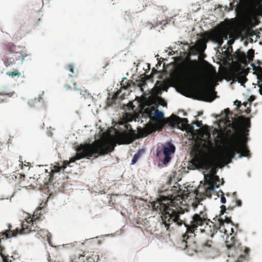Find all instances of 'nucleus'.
Masks as SVG:
<instances>
[{"instance_id":"f8f14e48","label":"nucleus","mask_w":262,"mask_h":262,"mask_svg":"<svg viewBox=\"0 0 262 262\" xmlns=\"http://www.w3.org/2000/svg\"><path fill=\"white\" fill-rule=\"evenodd\" d=\"M198 94L199 97V100L210 102L215 99L216 93L214 89H211L208 86H205L198 89Z\"/></svg>"},{"instance_id":"e2e57ef3","label":"nucleus","mask_w":262,"mask_h":262,"mask_svg":"<svg viewBox=\"0 0 262 262\" xmlns=\"http://www.w3.org/2000/svg\"><path fill=\"white\" fill-rule=\"evenodd\" d=\"M66 86L67 88V89H69L70 86V85H66Z\"/></svg>"},{"instance_id":"cd10ccee","label":"nucleus","mask_w":262,"mask_h":262,"mask_svg":"<svg viewBox=\"0 0 262 262\" xmlns=\"http://www.w3.org/2000/svg\"><path fill=\"white\" fill-rule=\"evenodd\" d=\"M7 75L12 77H14L15 76L19 77L21 75V73L19 72L17 70L15 69L13 71H9L7 72Z\"/></svg>"},{"instance_id":"b1692460","label":"nucleus","mask_w":262,"mask_h":262,"mask_svg":"<svg viewBox=\"0 0 262 262\" xmlns=\"http://www.w3.org/2000/svg\"><path fill=\"white\" fill-rule=\"evenodd\" d=\"M131 82L132 81L129 82V80L126 78H124L121 82V88L125 90L128 89L130 86Z\"/></svg>"},{"instance_id":"dca6fc26","label":"nucleus","mask_w":262,"mask_h":262,"mask_svg":"<svg viewBox=\"0 0 262 262\" xmlns=\"http://www.w3.org/2000/svg\"><path fill=\"white\" fill-rule=\"evenodd\" d=\"M168 89V85L166 83L161 81H157L155 84V87L152 89L153 93L155 95H160L163 91L166 92Z\"/></svg>"},{"instance_id":"a18cd8bd","label":"nucleus","mask_w":262,"mask_h":262,"mask_svg":"<svg viewBox=\"0 0 262 262\" xmlns=\"http://www.w3.org/2000/svg\"><path fill=\"white\" fill-rule=\"evenodd\" d=\"M247 35L250 36H253L255 34V33H254L253 32V31H247Z\"/></svg>"},{"instance_id":"c03bdc74","label":"nucleus","mask_w":262,"mask_h":262,"mask_svg":"<svg viewBox=\"0 0 262 262\" xmlns=\"http://www.w3.org/2000/svg\"><path fill=\"white\" fill-rule=\"evenodd\" d=\"M258 86L259 88V92L260 94L262 95V83L261 84L258 83Z\"/></svg>"},{"instance_id":"7ed1b4c3","label":"nucleus","mask_w":262,"mask_h":262,"mask_svg":"<svg viewBox=\"0 0 262 262\" xmlns=\"http://www.w3.org/2000/svg\"><path fill=\"white\" fill-rule=\"evenodd\" d=\"M115 145L108 142H102L100 140H96L92 143L81 144L76 147V154L75 157H72L69 161L73 163L76 160L84 158L90 159L91 157L95 158L100 156H103L114 150Z\"/></svg>"},{"instance_id":"5701e85b","label":"nucleus","mask_w":262,"mask_h":262,"mask_svg":"<svg viewBox=\"0 0 262 262\" xmlns=\"http://www.w3.org/2000/svg\"><path fill=\"white\" fill-rule=\"evenodd\" d=\"M144 152V150L139 149L138 151L135 154L134 156V157L132 161V164H135L138 160L139 159V158L141 157V156Z\"/></svg>"},{"instance_id":"4c0bfd02","label":"nucleus","mask_w":262,"mask_h":262,"mask_svg":"<svg viewBox=\"0 0 262 262\" xmlns=\"http://www.w3.org/2000/svg\"><path fill=\"white\" fill-rule=\"evenodd\" d=\"M195 124L198 127H201L203 125L202 121H197L195 123Z\"/></svg>"},{"instance_id":"6ab92c4d","label":"nucleus","mask_w":262,"mask_h":262,"mask_svg":"<svg viewBox=\"0 0 262 262\" xmlns=\"http://www.w3.org/2000/svg\"><path fill=\"white\" fill-rule=\"evenodd\" d=\"M152 78L151 75H146L142 77L138 82V86L140 88L141 90L143 92V87L146 85V80H150Z\"/></svg>"},{"instance_id":"a19ab883","label":"nucleus","mask_w":262,"mask_h":262,"mask_svg":"<svg viewBox=\"0 0 262 262\" xmlns=\"http://www.w3.org/2000/svg\"><path fill=\"white\" fill-rule=\"evenodd\" d=\"M54 168L55 169L54 170H52V171L53 172V171H55V172H58L60 171V170L61 169V167H59V166H55L54 167Z\"/></svg>"},{"instance_id":"0eeeda50","label":"nucleus","mask_w":262,"mask_h":262,"mask_svg":"<svg viewBox=\"0 0 262 262\" xmlns=\"http://www.w3.org/2000/svg\"><path fill=\"white\" fill-rule=\"evenodd\" d=\"M212 173L205 178V183L202 186H199L198 189L194 190V193L197 196L200 197L202 199L206 197L211 198L212 194L214 192L215 187H219L220 185L224 183V180L222 179V182L220 184L219 177L214 175L215 171L211 170ZM205 176V178H206Z\"/></svg>"},{"instance_id":"052dcab7","label":"nucleus","mask_w":262,"mask_h":262,"mask_svg":"<svg viewBox=\"0 0 262 262\" xmlns=\"http://www.w3.org/2000/svg\"><path fill=\"white\" fill-rule=\"evenodd\" d=\"M231 233H230V235H232V234L234 232V230H233V228H231Z\"/></svg>"},{"instance_id":"473e14b6","label":"nucleus","mask_w":262,"mask_h":262,"mask_svg":"<svg viewBox=\"0 0 262 262\" xmlns=\"http://www.w3.org/2000/svg\"><path fill=\"white\" fill-rule=\"evenodd\" d=\"M66 68L67 70H69V71H70L72 74L74 73V70L75 68V66L74 64H73V63L70 64L68 65L66 67Z\"/></svg>"},{"instance_id":"ea45409f","label":"nucleus","mask_w":262,"mask_h":262,"mask_svg":"<svg viewBox=\"0 0 262 262\" xmlns=\"http://www.w3.org/2000/svg\"><path fill=\"white\" fill-rule=\"evenodd\" d=\"M234 104L237 106L238 107H239L242 104L241 102L237 100H235L234 102Z\"/></svg>"},{"instance_id":"3c124183","label":"nucleus","mask_w":262,"mask_h":262,"mask_svg":"<svg viewBox=\"0 0 262 262\" xmlns=\"http://www.w3.org/2000/svg\"><path fill=\"white\" fill-rule=\"evenodd\" d=\"M157 72V71L155 68H153L152 70L151 74L150 75L152 76V77H153V74L155 73H156Z\"/></svg>"},{"instance_id":"680f3d73","label":"nucleus","mask_w":262,"mask_h":262,"mask_svg":"<svg viewBox=\"0 0 262 262\" xmlns=\"http://www.w3.org/2000/svg\"><path fill=\"white\" fill-rule=\"evenodd\" d=\"M69 76L70 77H73V76L72 75V74L71 73V74H69Z\"/></svg>"},{"instance_id":"69168bd1","label":"nucleus","mask_w":262,"mask_h":262,"mask_svg":"<svg viewBox=\"0 0 262 262\" xmlns=\"http://www.w3.org/2000/svg\"><path fill=\"white\" fill-rule=\"evenodd\" d=\"M229 133H231V130H229Z\"/></svg>"},{"instance_id":"5fc2aeb1","label":"nucleus","mask_w":262,"mask_h":262,"mask_svg":"<svg viewBox=\"0 0 262 262\" xmlns=\"http://www.w3.org/2000/svg\"><path fill=\"white\" fill-rule=\"evenodd\" d=\"M25 26L24 25H22L20 28V31H24L25 30L24 29V28H25Z\"/></svg>"},{"instance_id":"ddd939ff","label":"nucleus","mask_w":262,"mask_h":262,"mask_svg":"<svg viewBox=\"0 0 262 262\" xmlns=\"http://www.w3.org/2000/svg\"><path fill=\"white\" fill-rule=\"evenodd\" d=\"M4 49L5 50L9 51L11 53H19L20 55H18V57H16V60H20L21 61H23L24 60L25 57L27 56V54L26 53H23L18 51L19 49V47H17L12 42H8L4 45Z\"/></svg>"},{"instance_id":"39448f33","label":"nucleus","mask_w":262,"mask_h":262,"mask_svg":"<svg viewBox=\"0 0 262 262\" xmlns=\"http://www.w3.org/2000/svg\"><path fill=\"white\" fill-rule=\"evenodd\" d=\"M199 65V62L195 60H190L189 63L183 62L178 69V78L184 81L187 83V86L190 88H193L195 84L201 82L200 78L193 74Z\"/></svg>"},{"instance_id":"49530a36","label":"nucleus","mask_w":262,"mask_h":262,"mask_svg":"<svg viewBox=\"0 0 262 262\" xmlns=\"http://www.w3.org/2000/svg\"><path fill=\"white\" fill-rule=\"evenodd\" d=\"M231 27V24L229 22L227 23L226 24V28L227 29H228L229 28H230Z\"/></svg>"},{"instance_id":"de8ad7c7","label":"nucleus","mask_w":262,"mask_h":262,"mask_svg":"<svg viewBox=\"0 0 262 262\" xmlns=\"http://www.w3.org/2000/svg\"><path fill=\"white\" fill-rule=\"evenodd\" d=\"M236 203L237 206H241L242 205V202L241 200H236Z\"/></svg>"},{"instance_id":"412c9836","label":"nucleus","mask_w":262,"mask_h":262,"mask_svg":"<svg viewBox=\"0 0 262 262\" xmlns=\"http://www.w3.org/2000/svg\"><path fill=\"white\" fill-rule=\"evenodd\" d=\"M206 48V45L203 41H200L196 45V50L199 53L203 52Z\"/></svg>"},{"instance_id":"09e8293b","label":"nucleus","mask_w":262,"mask_h":262,"mask_svg":"<svg viewBox=\"0 0 262 262\" xmlns=\"http://www.w3.org/2000/svg\"><path fill=\"white\" fill-rule=\"evenodd\" d=\"M208 144L210 148H213V144L211 141L209 140L208 142Z\"/></svg>"},{"instance_id":"f3484780","label":"nucleus","mask_w":262,"mask_h":262,"mask_svg":"<svg viewBox=\"0 0 262 262\" xmlns=\"http://www.w3.org/2000/svg\"><path fill=\"white\" fill-rule=\"evenodd\" d=\"M247 74V72L244 69L242 70V71L237 70L234 72V78L236 79V80L242 85H243L248 80L246 77Z\"/></svg>"},{"instance_id":"4d7b16f0","label":"nucleus","mask_w":262,"mask_h":262,"mask_svg":"<svg viewBox=\"0 0 262 262\" xmlns=\"http://www.w3.org/2000/svg\"><path fill=\"white\" fill-rule=\"evenodd\" d=\"M246 123L247 124L248 126H250V122H249V120H248V119L247 120Z\"/></svg>"},{"instance_id":"f704fd0d","label":"nucleus","mask_w":262,"mask_h":262,"mask_svg":"<svg viewBox=\"0 0 262 262\" xmlns=\"http://www.w3.org/2000/svg\"><path fill=\"white\" fill-rule=\"evenodd\" d=\"M221 211L220 215H223L226 212V206L224 205H222L221 206Z\"/></svg>"},{"instance_id":"72a5a7b5","label":"nucleus","mask_w":262,"mask_h":262,"mask_svg":"<svg viewBox=\"0 0 262 262\" xmlns=\"http://www.w3.org/2000/svg\"><path fill=\"white\" fill-rule=\"evenodd\" d=\"M158 102L160 104H161L164 106L167 105V103L165 101V100L161 97H160L158 99Z\"/></svg>"},{"instance_id":"393cba45","label":"nucleus","mask_w":262,"mask_h":262,"mask_svg":"<svg viewBox=\"0 0 262 262\" xmlns=\"http://www.w3.org/2000/svg\"><path fill=\"white\" fill-rule=\"evenodd\" d=\"M254 57V50L252 49H251L248 50L247 52V55H246V59L249 63L252 61H253V58Z\"/></svg>"},{"instance_id":"e433bc0d","label":"nucleus","mask_w":262,"mask_h":262,"mask_svg":"<svg viewBox=\"0 0 262 262\" xmlns=\"http://www.w3.org/2000/svg\"><path fill=\"white\" fill-rule=\"evenodd\" d=\"M224 222H226L227 223H231L232 224H233V223L232 222V221L231 220V219L230 218H229L228 217H226V219H225V220H224Z\"/></svg>"},{"instance_id":"aec40b11","label":"nucleus","mask_w":262,"mask_h":262,"mask_svg":"<svg viewBox=\"0 0 262 262\" xmlns=\"http://www.w3.org/2000/svg\"><path fill=\"white\" fill-rule=\"evenodd\" d=\"M42 100V98L41 96L38 97L37 98H35L29 100L28 101L29 105L31 107H36L38 103H40Z\"/></svg>"},{"instance_id":"2f4dec72","label":"nucleus","mask_w":262,"mask_h":262,"mask_svg":"<svg viewBox=\"0 0 262 262\" xmlns=\"http://www.w3.org/2000/svg\"><path fill=\"white\" fill-rule=\"evenodd\" d=\"M213 242L211 240H207L204 243L202 244L203 247L210 248Z\"/></svg>"},{"instance_id":"13d9d810","label":"nucleus","mask_w":262,"mask_h":262,"mask_svg":"<svg viewBox=\"0 0 262 262\" xmlns=\"http://www.w3.org/2000/svg\"><path fill=\"white\" fill-rule=\"evenodd\" d=\"M83 254H79V258H80V256L84 257V252L83 253Z\"/></svg>"},{"instance_id":"2eb2a0df","label":"nucleus","mask_w":262,"mask_h":262,"mask_svg":"<svg viewBox=\"0 0 262 262\" xmlns=\"http://www.w3.org/2000/svg\"><path fill=\"white\" fill-rule=\"evenodd\" d=\"M52 179L51 174L48 172L47 169H45L44 172L39 174L37 181L40 186H43L51 182Z\"/></svg>"},{"instance_id":"0e129e2a","label":"nucleus","mask_w":262,"mask_h":262,"mask_svg":"<svg viewBox=\"0 0 262 262\" xmlns=\"http://www.w3.org/2000/svg\"><path fill=\"white\" fill-rule=\"evenodd\" d=\"M230 126H231L232 127H233V124L232 123L230 124Z\"/></svg>"},{"instance_id":"20e7f679","label":"nucleus","mask_w":262,"mask_h":262,"mask_svg":"<svg viewBox=\"0 0 262 262\" xmlns=\"http://www.w3.org/2000/svg\"><path fill=\"white\" fill-rule=\"evenodd\" d=\"M247 139L246 137L243 136H234L232 138V143L227 145L221 154L222 160L226 164H229L236 154H240L241 157H249L250 151L247 147Z\"/></svg>"},{"instance_id":"864d4df0","label":"nucleus","mask_w":262,"mask_h":262,"mask_svg":"<svg viewBox=\"0 0 262 262\" xmlns=\"http://www.w3.org/2000/svg\"><path fill=\"white\" fill-rule=\"evenodd\" d=\"M70 163L69 162H64L63 168H65Z\"/></svg>"},{"instance_id":"603ef678","label":"nucleus","mask_w":262,"mask_h":262,"mask_svg":"<svg viewBox=\"0 0 262 262\" xmlns=\"http://www.w3.org/2000/svg\"><path fill=\"white\" fill-rule=\"evenodd\" d=\"M161 8L163 12H164L165 11L167 10V8L165 6H162Z\"/></svg>"},{"instance_id":"f03ea898","label":"nucleus","mask_w":262,"mask_h":262,"mask_svg":"<svg viewBox=\"0 0 262 262\" xmlns=\"http://www.w3.org/2000/svg\"><path fill=\"white\" fill-rule=\"evenodd\" d=\"M209 221L207 214L205 211H200L199 213H195L190 222L187 224L183 221V224H184L186 228L185 233L183 235L182 239L180 243V248L182 249H187L190 252H196L198 251L196 242L195 241L198 228L203 227L206 222Z\"/></svg>"},{"instance_id":"8fccbe9b","label":"nucleus","mask_w":262,"mask_h":262,"mask_svg":"<svg viewBox=\"0 0 262 262\" xmlns=\"http://www.w3.org/2000/svg\"><path fill=\"white\" fill-rule=\"evenodd\" d=\"M224 111L226 115H228L230 114V110L228 108L225 109Z\"/></svg>"},{"instance_id":"c9c22d12","label":"nucleus","mask_w":262,"mask_h":262,"mask_svg":"<svg viewBox=\"0 0 262 262\" xmlns=\"http://www.w3.org/2000/svg\"><path fill=\"white\" fill-rule=\"evenodd\" d=\"M221 192L222 193V196L221 198V201L222 203L225 204L226 202V199L225 197L223 195V192H222V191H221Z\"/></svg>"},{"instance_id":"c85d7f7f","label":"nucleus","mask_w":262,"mask_h":262,"mask_svg":"<svg viewBox=\"0 0 262 262\" xmlns=\"http://www.w3.org/2000/svg\"><path fill=\"white\" fill-rule=\"evenodd\" d=\"M14 94V92H9L8 91H2L0 92V95L2 96H7L9 97H11L13 96V95Z\"/></svg>"},{"instance_id":"9b49d317","label":"nucleus","mask_w":262,"mask_h":262,"mask_svg":"<svg viewBox=\"0 0 262 262\" xmlns=\"http://www.w3.org/2000/svg\"><path fill=\"white\" fill-rule=\"evenodd\" d=\"M175 147L172 144L168 143L166 146H164L161 151H158L157 156L162 161L164 164H167L171 160L170 155L175 151Z\"/></svg>"},{"instance_id":"a878e982","label":"nucleus","mask_w":262,"mask_h":262,"mask_svg":"<svg viewBox=\"0 0 262 262\" xmlns=\"http://www.w3.org/2000/svg\"><path fill=\"white\" fill-rule=\"evenodd\" d=\"M154 117L156 120H160L164 117V113L157 110L154 114Z\"/></svg>"},{"instance_id":"79ce46f5","label":"nucleus","mask_w":262,"mask_h":262,"mask_svg":"<svg viewBox=\"0 0 262 262\" xmlns=\"http://www.w3.org/2000/svg\"><path fill=\"white\" fill-rule=\"evenodd\" d=\"M46 232L47 234V237H48V241L49 242V243L50 244V238H51V234L50 232H49L48 231H46Z\"/></svg>"},{"instance_id":"58836bf2","label":"nucleus","mask_w":262,"mask_h":262,"mask_svg":"<svg viewBox=\"0 0 262 262\" xmlns=\"http://www.w3.org/2000/svg\"><path fill=\"white\" fill-rule=\"evenodd\" d=\"M124 19L125 20H127V19L131 20L132 16L129 14L126 13L124 16Z\"/></svg>"},{"instance_id":"7c9ffc66","label":"nucleus","mask_w":262,"mask_h":262,"mask_svg":"<svg viewBox=\"0 0 262 262\" xmlns=\"http://www.w3.org/2000/svg\"><path fill=\"white\" fill-rule=\"evenodd\" d=\"M5 248L0 245V255L4 260V262H8L7 256L4 253Z\"/></svg>"},{"instance_id":"423d86ee","label":"nucleus","mask_w":262,"mask_h":262,"mask_svg":"<svg viewBox=\"0 0 262 262\" xmlns=\"http://www.w3.org/2000/svg\"><path fill=\"white\" fill-rule=\"evenodd\" d=\"M229 257H237L235 262H243L247 259L250 252L248 248L243 247L234 236H228L226 241Z\"/></svg>"},{"instance_id":"bf43d9fd","label":"nucleus","mask_w":262,"mask_h":262,"mask_svg":"<svg viewBox=\"0 0 262 262\" xmlns=\"http://www.w3.org/2000/svg\"><path fill=\"white\" fill-rule=\"evenodd\" d=\"M257 63H258L259 64H261L262 65V61L258 60L257 61Z\"/></svg>"},{"instance_id":"37998d69","label":"nucleus","mask_w":262,"mask_h":262,"mask_svg":"<svg viewBox=\"0 0 262 262\" xmlns=\"http://www.w3.org/2000/svg\"><path fill=\"white\" fill-rule=\"evenodd\" d=\"M257 5L260 7H262V0H256Z\"/></svg>"},{"instance_id":"f257e3e1","label":"nucleus","mask_w":262,"mask_h":262,"mask_svg":"<svg viewBox=\"0 0 262 262\" xmlns=\"http://www.w3.org/2000/svg\"><path fill=\"white\" fill-rule=\"evenodd\" d=\"M177 186H177H174L175 188L174 191H178V195L174 196L173 195L161 196L158 203L159 205L157 206L162 212V225L167 231L173 229V227L170 229V226L173 223L178 226L183 224V220L180 219V214H183L184 211L180 205L182 203L183 196H187V195L184 194V191L180 188V185L177 184Z\"/></svg>"},{"instance_id":"c756f323","label":"nucleus","mask_w":262,"mask_h":262,"mask_svg":"<svg viewBox=\"0 0 262 262\" xmlns=\"http://www.w3.org/2000/svg\"><path fill=\"white\" fill-rule=\"evenodd\" d=\"M257 71L259 73L257 75V78L258 80L259 83V82H262V67H258Z\"/></svg>"},{"instance_id":"6e6552de","label":"nucleus","mask_w":262,"mask_h":262,"mask_svg":"<svg viewBox=\"0 0 262 262\" xmlns=\"http://www.w3.org/2000/svg\"><path fill=\"white\" fill-rule=\"evenodd\" d=\"M123 126L124 131L118 132L116 135V142L119 144H128L133 142L136 138L137 134L132 126L128 123L121 124Z\"/></svg>"},{"instance_id":"4be33fe9","label":"nucleus","mask_w":262,"mask_h":262,"mask_svg":"<svg viewBox=\"0 0 262 262\" xmlns=\"http://www.w3.org/2000/svg\"><path fill=\"white\" fill-rule=\"evenodd\" d=\"M16 59L13 57H7L4 60V64L6 67H8L14 65L15 63Z\"/></svg>"},{"instance_id":"6e6d98bb","label":"nucleus","mask_w":262,"mask_h":262,"mask_svg":"<svg viewBox=\"0 0 262 262\" xmlns=\"http://www.w3.org/2000/svg\"><path fill=\"white\" fill-rule=\"evenodd\" d=\"M245 107H247V105L248 104V103L247 102H244L243 104Z\"/></svg>"},{"instance_id":"bb28decb","label":"nucleus","mask_w":262,"mask_h":262,"mask_svg":"<svg viewBox=\"0 0 262 262\" xmlns=\"http://www.w3.org/2000/svg\"><path fill=\"white\" fill-rule=\"evenodd\" d=\"M204 62L207 63V66L206 67V69H207V72L209 73V75L214 74L216 73L215 68L211 64L208 63L207 61H204Z\"/></svg>"},{"instance_id":"a211bd4d","label":"nucleus","mask_w":262,"mask_h":262,"mask_svg":"<svg viewBox=\"0 0 262 262\" xmlns=\"http://www.w3.org/2000/svg\"><path fill=\"white\" fill-rule=\"evenodd\" d=\"M41 17V15L39 12L34 13L30 17V23L31 25L36 27L39 25V22L40 21Z\"/></svg>"},{"instance_id":"1a4fd4ad","label":"nucleus","mask_w":262,"mask_h":262,"mask_svg":"<svg viewBox=\"0 0 262 262\" xmlns=\"http://www.w3.org/2000/svg\"><path fill=\"white\" fill-rule=\"evenodd\" d=\"M213 220L215 222H212L209 220V221H207L205 223L203 227L199 229L201 232L204 233L211 237H213L214 235L221 228V226L224 225L223 219H216V217H214Z\"/></svg>"},{"instance_id":"9d476101","label":"nucleus","mask_w":262,"mask_h":262,"mask_svg":"<svg viewBox=\"0 0 262 262\" xmlns=\"http://www.w3.org/2000/svg\"><path fill=\"white\" fill-rule=\"evenodd\" d=\"M188 120L187 118H181L180 117L172 114L170 117L166 119V122L162 123L161 127L163 128L164 124L168 123L172 127L177 126L178 128L183 130L188 125Z\"/></svg>"},{"instance_id":"4468645a","label":"nucleus","mask_w":262,"mask_h":262,"mask_svg":"<svg viewBox=\"0 0 262 262\" xmlns=\"http://www.w3.org/2000/svg\"><path fill=\"white\" fill-rule=\"evenodd\" d=\"M232 57L236 60L239 64H243L247 66L249 61L246 59V55L245 52L242 51L240 49H237L232 55Z\"/></svg>"}]
</instances>
